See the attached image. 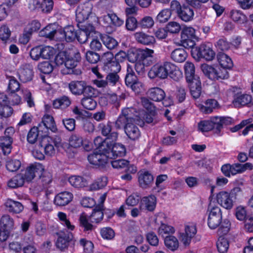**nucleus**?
<instances>
[{
    "label": "nucleus",
    "mask_w": 253,
    "mask_h": 253,
    "mask_svg": "<svg viewBox=\"0 0 253 253\" xmlns=\"http://www.w3.org/2000/svg\"><path fill=\"white\" fill-rule=\"evenodd\" d=\"M221 178H217L216 185L211 186L210 202L209 210L210 213L208 218V225L211 229H215L221 222V193L220 190Z\"/></svg>",
    "instance_id": "nucleus-1"
},
{
    "label": "nucleus",
    "mask_w": 253,
    "mask_h": 253,
    "mask_svg": "<svg viewBox=\"0 0 253 253\" xmlns=\"http://www.w3.org/2000/svg\"><path fill=\"white\" fill-rule=\"evenodd\" d=\"M141 102L145 110L140 111L139 112L135 110L133 113L134 123L139 126L143 125L144 121L147 123H152L155 115V108L153 103L150 101L149 99L144 96L141 98Z\"/></svg>",
    "instance_id": "nucleus-2"
},
{
    "label": "nucleus",
    "mask_w": 253,
    "mask_h": 253,
    "mask_svg": "<svg viewBox=\"0 0 253 253\" xmlns=\"http://www.w3.org/2000/svg\"><path fill=\"white\" fill-rule=\"evenodd\" d=\"M191 54L197 61L202 60L211 61L216 56L215 52L213 50L212 44L210 42H203L198 45H194L191 48Z\"/></svg>",
    "instance_id": "nucleus-3"
},
{
    "label": "nucleus",
    "mask_w": 253,
    "mask_h": 253,
    "mask_svg": "<svg viewBox=\"0 0 253 253\" xmlns=\"http://www.w3.org/2000/svg\"><path fill=\"white\" fill-rule=\"evenodd\" d=\"M81 56L78 50L70 52L67 55L65 67L61 69V73L63 75L74 74L80 75L82 74L81 69L78 68V65L81 61Z\"/></svg>",
    "instance_id": "nucleus-4"
},
{
    "label": "nucleus",
    "mask_w": 253,
    "mask_h": 253,
    "mask_svg": "<svg viewBox=\"0 0 253 253\" xmlns=\"http://www.w3.org/2000/svg\"><path fill=\"white\" fill-rule=\"evenodd\" d=\"M0 96V116L8 118L13 113V108L10 105H18L20 102L19 96Z\"/></svg>",
    "instance_id": "nucleus-5"
},
{
    "label": "nucleus",
    "mask_w": 253,
    "mask_h": 253,
    "mask_svg": "<svg viewBox=\"0 0 253 253\" xmlns=\"http://www.w3.org/2000/svg\"><path fill=\"white\" fill-rule=\"evenodd\" d=\"M69 89L74 95H95L97 89L87 85L85 81H72L69 84Z\"/></svg>",
    "instance_id": "nucleus-6"
},
{
    "label": "nucleus",
    "mask_w": 253,
    "mask_h": 253,
    "mask_svg": "<svg viewBox=\"0 0 253 253\" xmlns=\"http://www.w3.org/2000/svg\"><path fill=\"white\" fill-rule=\"evenodd\" d=\"M197 37L195 30L192 27H184L181 32V44L185 48H191L196 45L195 41Z\"/></svg>",
    "instance_id": "nucleus-7"
},
{
    "label": "nucleus",
    "mask_w": 253,
    "mask_h": 253,
    "mask_svg": "<svg viewBox=\"0 0 253 253\" xmlns=\"http://www.w3.org/2000/svg\"><path fill=\"white\" fill-rule=\"evenodd\" d=\"M169 62H165L163 63H157L154 65L148 73L149 78L151 79L156 78L160 79L167 78L169 76Z\"/></svg>",
    "instance_id": "nucleus-8"
},
{
    "label": "nucleus",
    "mask_w": 253,
    "mask_h": 253,
    "mask_svg": "<svg viewBox=\"0 0 253 253\" xmlns=\"http://www.w3.org/2000/svg\"><path fill=\"white\" fill-rule=\"evenodd\" d=\"M44 170L43 166L39 163H36L27 167L26 169L20 173L22 174L25 181H31L36 174H40Z\"/></svg>",
    "instance_id": "nucleus-9"
},
{
    "label": "nucleus",
    "mask_w": 253,
    "mask_h": 253,
    "mask_svg": "<svg viewBox=\"0 0 253 253\" xmlns=\"http://www.w3.org/2000/svg\"><path fill=\"white\" fill-rule=\"evenodd\" d=\"M108 159H109L106 152L98 150H94L87 157L89 163L96 168L104 167L107 164Z\"/></svg>",
    "instance_id": "nucleus-10"
},
{
    "label": "nucleus",
    "mask_w": 253,
    "mask_h": 253,
    "mask_svg": "<svg viewBox=\"0 0 253 253\" xmlns=\"http://www.w3.org/2000/svg\"><path fill=\"white\" fill-rule=\"evenodd\" d=\"M79 28L77 33L76 39L81 44L85 43L90 36L91 33L94 31V27L92 24L85 23V24H77Z\"/></svg>",
    "instance_id": "nucleus-11"
},
{
    "label": "nucleus",
    "mask_w": 253,
    "mask_h": 253,
    "mask_svg": "<svg viewBox=\"0 0 253 253\" xmlns=\"http://www.w3.org/2000/svg\"><path fill=\"white\" fill-rule=\"evenodd\" d=\"M134 108H126L122 111V114L119 116L115 122V126L117 129H120L126 126V124L129 122H134Z\"/></svg>",
    "instance_id": "nucleus-12"
},
{
    "label": "nucleus",
    "mask_w": 253,
    "mask_h": 253,
    "mask_svg": "<svg viewBox=\"0 0 253 253\" xmlns=\"http://www.w3.org/2000/svg\"><path fill=\"white\" fill-rule=\"evenodd\" d=\"M92 7L88 3H83L79 5L76 12V20L77 24H85V21L88 19L91 13Z\"/></svg>",
    "instance_id": "nucleus-13"
},
{
    "label": "nucleus",
    "mask_w": 253,
    "mask_h": 253,
    "mask_svg": "<svg viewBox=\"0 0 253 253\" xmlns=\"http://www.w3.org/2000/svg\"><path fill=\"white\" fill-rule=\"evenodd\" d=\"M130 70V72H129L128 69L127 70L125 80V84L127 87H130L135 95H141L140 93L141 90V84L138 81L135 73L131 69Z\"/></svg>",
    "instance_id": "nucleus-14"
},
{
    "label": "nucleus",
    "mask_w": 253,
    "mask_h": 253,
    "mask_svg": "<svg viewBox=\"0 0 253 253\" xmlns=\"http://www.w3.org/2000/svg\"><path fill=\"white\" fill-rule=\"evenodd\" d=\"M196 224L193 223H189L185 226L184 232L180 234V240L181 243L185 246H188L192 238L197 233Z\"/></svg>",
    "instance_id": "nucleus-15"
},
{
    "label": "nucleus",
    "mask_w": 253,
    "mask_h": 253,
    "mask_svg": "<svg viewBox=\"0 0 253 253\" xmlns=\"http://www.w3.org/2000/svg\"><path fill=\"white\" fill-rule=\"evenodd\" d=\"M19 79L23 83L31 81L34 76L33 66L31 64H22L18 72Z\"/></svg>",
    "instance_id": "nucleus-16"
},
{
    "label": "nucleus",
    "mask_w": 253,
    "mask_h": 253,
    "mask_svg": "<svg viewBox=\"0 0 253 253\" xmlns=\"http://www.w3.org/2000/svg\"><path fill=\"white\" fill-rule=\"evenodd\" d=\"M39 127L40 130H43V135H47L48 130L54 132L57 130L53 118L48 114L43 117L42 122L39 124Z\"/></svg>",
    "instance_id": "nucleus-17"
},
{
    "label": "nucleus",
    "mask_w": 253,
    "mask_h": 253,
    "mask_svg": "<svg viewBox=\"0 0 253 253\" xmlns=\"http://www.w3.org/2000/svg\"><path fill=\"white\" fill-rule=\"evenodd\" d=\"M106 153H107L108 159H116L118 157L125 156L126 149L124 145L120 143H115L112 147L108 146Z\"/></svg>",
    "instance_id": "nucleus-18"
},
{
    "label": "nucleus",
    "mask_w": 253,
    "mask_h": 253,
    "mask_svg": "<svg viewBox=\"0 0 253 253\" xmlns=\"http://www.w3.org/2000/svg\"><path fill=\"white\" fill-rule=\"evenodd\" d=\"M40 145L44 150L45 154L49 156H52L55 154L54 145L57 146V143L48 135H43Z\"/></svg>",
    "instance_id": "nucleus-19"
},
{
    "label": "nucleus",
    "mask_w": 253,
    "mask_h": 253,
    "mask_svg": "<svg viewBox=\"0 0 253 253\" xmlns=\"http://www.w3.org/2000/svg\"><path fill=\"white\" fill-rule=\"evenodd\" d=\"M153 176L147 171H140L138 173L139 186L143 189L149 188L153 183Z\"/></svg>",
    "instance_id": "nucleus-20"
},
{
    "label": "nucleus",
    "mask_w": 253,
    "mask_h": 253,
    "mask_svg": "<svg viewBox=\"0 0 253 253\" xmlns=\"http://www.w3.org/2000/svg\"><path fill=\"white\" fill-rule=\"evenodd\" d=\"M157 198L153 195L143 197L140 203L139 208L141 210H147L153 211L156 208Z\"/></svg>",
    "instance_id": "nucleus-21"
},
{
    "label": "nucleus",
    "mask_w": 253,
    "mask_h": 253,
    "mask_svg": "<svg viewBox=\"0 0 253 253\" xmlns=\"http://www.w3.org/2000/svg\"><path fill=\"white\" fill-rule=\"evenodd\" d=\"M73 195L69 191H63L55 195L54 203L58 206H65L70 203L73 200Z\"/></svg>",
    "instance_id": "nucleus-22"
},
{
    "label": "nucleus",
    "mask_w": 253,
    "mask_h": 253,
    "mask_svg": "<svg viewBox=\"0 0 253 253\" xmlns=\"http://www.w3.org/2000/svg\"><path fill=\"white\" fill-rule=\"evenodd\" d=\"M154 52L153 49L148 48H146L145 49H139L138 53V62H142L143 65H150L153 63V54ZM142 68H144V65L142 66Z\"/></svg>",
    "instance_id": "nucleus-23"
},
{
    "label": "nucleus",
    "mask_w": 253,
    "mask_h": 253,
    "mask_svg": "<svg viewBox=\"0 0 253 253\" xmlns=\"http://www.w3.org/2000/svg\"><path fill=\"white\" fill-rule=\"evenodd\" d=\"M216 67L212 66L209 65L207 64H203L201 65V68L203 73L210 79L212 81L219 80L221 78L219 73Z\"/></svg>",
    "instance_id": "nucleus-24"
},
{
    "label": "nucleus",
    "mask_w": 253,
    "mask_h": 253,
    "mask_svg": "<svg viewBox=\"0 0 253 253\" xmlns=\"http://www.w3.org/2000/svg\"><path fill=\"white\" fill-rule=\"evenodd\" d=\"M177 17L182 21L187 22L193 19L194 12L193 8L189 5L183 4Z\"/></svg>",
    "instance_id": "nucleus-25"
},
{
    "label": "nucleus",
    "mask_w": 253,
    "mask_h": 253,
    "mask_svg": "<svg viewBox=\"0 0 253 253\" xmlns=\"http://www.w3.org/2000/svg\"><path fill=\"white\" fill-rule=\"evenodd\" d=\"M4 205L8 211L13 214L20 213L24 210V206L20 202L11 199H7Z\"/></svg>",
    "instance_id": "nucleus-26"
},
{
    "label": "nucleus",
    "mask_w": 253,
    "mask_h": 253,
    "mask_svg": "<svg viewBox=\"0 0 253 253\" xmlns=\"http://www.w3.org/2000/svg\"><path fill=\"white\" fill-rule=\"evenodd\" d=\"M103 21L106 24V26L110 24L115 27H120L123 25L124 21L119 17L115 13H108L103 17Z\"/></svg>",
    "instance_id": "nucleus-27"
},
{
    "label": "nucleus",
    "mask_w": 253,
    "mask_h": 253,
    "mask_svg": "<svg viewBox=\"0 0 253 253\" xmlns=\"http://www.w3.org/2000/svg\"><path fill=\"white\" fill-rule=\"evenodd\" d=\"M58 236L56 246L60 251H65L68 248L71 240L69 234L60 232L58 233Z\"/></svg>",
    "instance_id": "nucleus-28"
},
{
    "label": "nucleus",
    "mask_w": 253,
    "mask_h": 253,
    "mask_svg": "<svg viewBox=\"0 0 253 253\" xmlns=\"http://www.w3.org/2000/svg\"><path fill=\"white\" fill-rule=\"evenodd\" d=\"M132 123L129 122L126 124L125 127V131L129 139L135 140L140 136V131L139 128Z\"/></svg>",
    "instance_id": "nucleus-29"
},
{
    "label": "nucleus",
    "mask_w": 253,
    "mask_h": 253,
    "mask_svg": "<svg viewBox=\"0 0 253 253\" xmlns=\"http://www.w3.org/2000/svg\"><path fill=\"white\" fill-rule=\"evenodd\" d=\"M134 36L136 41L144 45H151L155 42V38L143 32H136Z\"/></svg>",
    "instance_id": "nucleus-30"
},
{
    "label": "nucleus",
    "mask_w": 253,
    "mask_h": 253,
    "mask_svg": "<svg viewBox=\"0 0 253 253\" xmlns=\"http://www.w3.org/2000/svg\"><path fill=\"white\" fill-rule=\"evenodd\" d=\"M191 95H202L203 92L201 82L199 77L192 81H186Z\"/></svg>",
    "instance_id": "nucleus-31"
},
{
    "label": "nucleus",
    "mask_w": 253,
    "mask_h": 253,
    "mask_svg": "<svg viewBox=\"0 0 253 253\" xmlns=\"http://www.w3.org/2000/svg\"><path fill=\"white\" fill-rule=\"evenodd\" d=\"M205 104H198L197 105L201 112L204 114L211 113L217 105V102L215 99H208Z\"/></svg>",
    "instance_id": "nucleus-32"
},
{
    "label": "nucleus",
    "mask_w": 253,
    "mask_h": 253,
    "mask_svg": "<svg viewBox=\"0 0 253 253\" xmlns=\"http://www.w3.org/2000/svg\"><path fill=\"white\" fill-rule=\"evenodd\" d=\"M41 23L36 20H33L24 29V36L27 38L26 43L28 42L29 38L34 32H38L41 28Z\"/></svg>",
    "instance_id": "nucleus-33"
},
{
    "label": "nucleus",
    "mask_w": 253,
    "mask_h": 253,
    "mask_svg": "<svg viewBox=\"0 0 253 253\" xmlns=\"http://www.w3.org/2000/svg\"><path fill=\"white\" fill-rule=\"evenodd\" d=\"M188 54L182 48H177L171 53L170 57L172 60L177 63H182L185 61Z\"/></svg>",
    "instance_id": "nucleus-34"
},
{
    "label": "nucleus",
    "mask_w": 253,
    "mask_h": 253,
    "mask_svg": "<svg viewBox=\"0 0 253 253\" xmlns=\"http://www.w3.org/2000/svg\"><path fill=\"white\" fill-rule=\"evenodd\" d=\"M57 33V26L55 24H50L40 31V35L50 40L54 39Z\"/></svg>",
    "instance_id": "nucleus-35"
},
{
    "label": "nucleus",
    "mask_w": 253,
    "mask_h": 253,
    "mask_svg": "<svg viewBox=\"0 0 253 253\" xmlns=\"http://www.w3.org/2000/svg\"><path fill=\"white\" fill-rule=\"evenodd\" d=\"M233 66V63L231 58L227 55L222 53V79L229 77L227 70H230Z\"/></svg>",
    "instance_id": "nucleus-36"
},
{
    "label": "nucleus",
    "mask_w": 253,
    "mask_h": 253,
    "mask_svg": "<svg viewBox=\"0 0 253 253\" xmlns=\"http://www.w3.org/2000/svg\"><path fill=\"white\" fill-rule=\"evenodd\" d=\"M184 73L186 81H192L198 76L195 75V67L194 64L191 62H186L184 65Z\"/></svg>",
    "instance_id": "nucleus-37"
},
{
    "label": "nucleus",
    "mask_w": 253,
    "mask_h": 253,
    "mask_svg": "<svg viewBox=\"0 0 253 253\" xmlns=\"http://www.w3.org/2000/svg\"><path fill=\"white\" fill-rule=\"evenodd\" d=\"M12 139L10 136L0 137V148L4 155L10 153Z\"/></svg>",
    "instance_id": "nucleus-38"
},
{
    "label": "nucleus",
    "mask_w": 253,
    "mask_h": 253,
    "mask_svg": "<svg viewBox=\"0 0 253 253\" xmlns=\"http://www.w3.org/2000/svg\"><path fill=\"white\" fill-rule=\"evenodd\" d=\"M100 38L104 45L109 49H113L118 45V42L112 37L105 34H101Z\"/></svg>",
    "instance_id": "nucleus-39"
},
{
    "label": "nucleus",
    "mask_w": 253,
    "mask_h": 253,
    "mask_svg": "<svg viewBox=\"0 0 253 253\" xmlns=\"http://www.w3.org/2000/svg\"><path fill=\"white\" fill-rule=\"evenodd\" d=\"M57 216L60 223L68 231H73L75 229V226L69 220L67 214L62 211L57 213Z\"/></svg>",
    "instance_id": "nucleus-40"
},
{
    "label": "nucleus",
    "mask_w": 253,
    "mask_h": 253,
    "mask_svg": "<svg viewBox=\"0 0 253 253\" xmlns=\"http://www.w3.org/2000/svg\"><path fill=\"white\" fill-rule=\"evenodd\" d=\"M230 17L235 22L239 24H244L247 21V16L240 10H232L230 12Z\"/></svg>",
    "instance_id": "nucleus-41"
},
{
    "label": "nucleus",
    "mask_w": 253,
    "mask_h": 253,
    "mask_svg": "<svg viewBox=\"0 0 253 253\" xmlns=\"http://www.w3.org/2000/svg\"><path fill=\"white\" fill-rule=\"evenodd\" d=\"M0 226L1 228L11 231L14 228V219L8 214L3 215L0 219Z\"/></svg>",
    "instance_id": "nucleus-42"
},
{
    "label": "nucleus",
    "mask_w": 253,
    "mask_h": 253,
    "mask_svg": "<svg viewBox=\"0 0 253 253\" xmlns=\"http://www.w3.org/2000/svg\"><path fill=\"white\" fill-rule=\"evenodd\" d=\"M168 74L174 81H178L183 77L182 73L174 64L169 62Z\"/></svg>",
    "instance_id": "nucleus-43"
},
{
    "label": "nucleus",
    "mask_w": 253,
    "mask_h": 253,
    "mask_svg": "<svg viewBox=\"0 0 253 253\" xmlns=\"http://www.w3.org/2000/svg\"><path fill=\"white\" fill-rule=\"evenodd\" d=\"M68 180L72 186L77 188L85 187L87 184L86 180L80 176H71L69 178Z\"/></svg>",
    "instance_id": "nucleus-44"
},
{
    "label": "nucleus",
    "mask_w": 253,
    "mask_h": 253,
    "mask_svg": "<svg viewBox=\"0 0 253 253\" xmlns=\"http://www.w3.org/2000/svg\"><path fill=\"white\" fill-rule=\"evenodd\" d=\"M78 30H76L73 25H68L65 27L63 29L64 37L67 42L74 41L77 38V33Z\"/></svg>",
    "instance_id": "nucleus-45"
},
{
    "label": "nucleus",
    "mask_w": 253,
    "mask_h": 253,
    "mask_svg": "<svg viewBox=\"0 0 253 253\" xmlns=\"http://www.w3.org/2000/svg\"><path fill=\"white\" fill-rule=\"evenodd\" d=\"M233 104L235 107H240L249 104L253 105V99L252 96H238L233 101Z\"/></svg>",
    "instance_id": "nucleus-46"
},
{
    "label": "nucleus",
    "mask_w": 253,
    "mask_h": 253,
    "mask_svg": "<svg viewBox=\"0 0 253 253\" xmlns=\"http://www.w3.org/2000/svg\"><path fill=\"white\" fill-rule=\"evenodd\" d=\"M164 242L167 248L171 251H175L178 248V240L174 236H166Z\"/></svg>",
    "instance_id": "nucleus-47"
},
{
    "label": "nucleus",
    "mask_w": 253,
    "mask_h": 253,
    "mask_svg": "<svg viewBox=\"0 0 253 253\" xmlns=\"http://www.w3.org/2000/svg\"><path fill=\"white\" fill-rule=\"evenodd\" d=\"M103 210L102 206L96 207L89 217L90 222L96 223L100 222L104 216Z\"/></svg>",
    "instance_id": "nucleus-48"
},
{
    "label": "nucleus",
    "mask_w": 253,
    "mask_h": 253,
    "mask_svg": "<svg viewBox=\"0 0 253 253\" xmlns=\"http://www.w3.org/2000/svg\"><path fill=\"white\" fill-rule=\"evenodd\" d=\"M25 180L23 179L22 174H18L13 177L8 182V186L12 188H16L23 185Z\"/></svg>",
    "instance_id": "nucleus-49"
},
{
    "label": "nucleus",
    "mask_w": 253,
    "mask_h": 253,
    "mask_svg": "<svg viewBox=\"0 0 253 253\" xmlns=\"http://www.w3.org/2000/svg\"><path fill=\"white\" fill-rule=\"evenodd\" d=\"M21 165L20 160L16 159L8 158L6 161V169L11 172L16 171L19 169Z\"/></svg>",
    "instance_id": "nucleus-50"
},
{
    "label": "nucleus",
    "mask_w": 253,
    "mask_h": 253,
    "mask_svg": "<svg viewBox=\"0 0 253 253\" xmlns=\"http://www.w3.org/2000/svg\"><path fill=\"white\" fill-rule=\"evenodd\" d=\"M126 4L129 7H126L125 9V13L126 17H133L131 15L136 14L138 10L136 2L133 0H125Z\"/></svg>",
    "instance_id": "nucleus-51"
},
{
    "label": "nucleus",
    "mask_w": 253,
    "mask_h": 253,
    "mask_svg": "<svg viewBox=\"0 0 253 253\" xmlns=\"http://www.w3.org/2000/svg\"><path fill=\"white\" fill-rule=\"evenodd\" d=\"M71 104V101L67 96H63L53 102V106L55 108L65 109Z\"/></svg>",
    "instance_id": "nucleus-52"
},
{
    "label": "nucleus",
    "mask_w": 253,
    "mask_h": 253,
    "mask_svg": "<svg viewBox=\"0 0 253 253\" xmlns=\"http://www.w3.org/2000/svg\"><path fill=\"white\" fill-rule=\"evenodd\" d=\"M107 183V178L102 176L96 179L89 186L91 191L97 190L105 187Z\"/></svg>",
    "instance_id": "nucleus-53"
},
{
    "label": "nucleus",
    "mask_w": 253,
    "mask_h": 253,
    "mask_svg": "<svg viewBox=\"0 0 253 253\" xmlns=\"http://www.w3.org/2000/svg\"><path fill=\"white\" fill-rule=\"evenodd\" d=\"M126 28L129 31H134L139 27V22L134 17H127L126 20Z\"/></svg>",
    "instance_id": "nucleus-54"
},
{
    "label": "nucleus",
    "mask_w": 253,
    "mask_h": 253,
    "mask_svg": "<svg viewBox=\"0 0 253 253\" xmlns=\"http://www.w3.org/2000/svg\"><path fill=\"white\" fill-rule=\"evenodd\" d=\"M94 144L96 147L95 150H98L102 152H106L108 147V142L106 140H103L102 138L98 136L94 140Z\"/></svg>",
    "instance_id": "nucleus-55"
},
{
    "label": "nucleus",
    "mask_w": 253,
    "mask_h": 253,
    "mask_svg": "<svg viewBox=\"0 0 253 253\" xmlns=\"http://www.w3.org/2000/svg\"><path fill=\"white\" fill-rule=\"evenodd\" d=\"M40 132H42V135L43 134V130H40L39 126L32 128L28 133L27 141L31 144L35 143L37 140Z\"/></svg>",
    "instance_id": "nucleus-56"
},
{
    "label": "nucleus",
    "mask_w": 253,
    "mask_h": 253,
    "mask_svg": "<svg viewBox=\"0 0 253 253\" xmlns=\"http://www.w3.org/2000/svg\"><path fill=\"white\" fill-rule=\"evenodd\" d=\"M171 15L168 8L163 9L157 15L156 21L160 23H166L169 19Z\"/></svg>",
    "instance_id": "nucleus-57"
},
{
    "label": "nucleus",
    "mask_w": 253,
    "mask_h": 253,
    "mask_svg": "<svg viewBox=\"0 0 253 253\" xmlns=\"http://www.w3.org/2000/svg\"><path fill=\"white\" fill-rule=\"evenodd\" d=\"M80 225L84 228V231L91 230L93 225L90 223L89 217H88L84 213H83L80 216Z\"/></svg>",
    "instance_id": "nucleus-58"
},
{
    "label": "nucleus",
    "mask_w": 253,
    "mask_h": 253,
    "mask_svg": "<svg viewBox=\"0 0 253 253\" xmlns=\"http://www.w3.org/2000/svg\"><path fill=\"white\" fill-rule=\"evenodd\" d=\"M41 45V58L43 59H51L54 55V49L50 46Z\"/></svg>",
    "instance_id": "nucleus-59"
},
{
    "label": "nucleus",
    "mask_w": 253,
    "mask_h": 253,
    "mask_svg": "<svg viewBox=\"0 0 253 253\" xmlns=\"http://www.w3.org/2000/svg\"><path fill=\"white\" fill-rule=\"evenodd\" d=\"M82 104L84 108L92 110L95 108L97 103L92 96H87L82 100Z\"/></svg>",
    "instance_id": "nucleus-60"
},
{
    "label": "nucleus",
    "mask_w": 253,
    "mask_h": 253,
    "mask_svg": "<svg viewBox=\"0 0 253 253\" xmlns=\"http://www.w3.org/2000/svg\"><path fill=\"white\" fill-rule=\"evenodd\" d=\"M39 70L44 74H49L53 70V66L49 61H43L38 64Z\"/></svg>",
    "instance_id": "nucleus-61"
},
{
    "label": "nucleus",
    "mask_w": 253,
    "mask_h": 253,
    "mask_svg": "<svg viewBox=\"0 0 253 253\" xmlns=\"http://www.w3.org/2000/svg\"><path fill=\"white\" fill-rule=\"evenodd\" d=\"M100 55L97 52L92 50H88L85 53L86 61L91 64H96L99 60L101 61Z\"/></svg>",
    "instance_id": "nucleus-62"
},
{
    "label": "nucleus",
    "mask_w": 253,
    "mask_h": 253,
    "mask_svg": "<svg viewBox=\"0 0 253 253\" xmlns=\"http://www.w3.org/2000/svg\"><path fill=\"white\" fill-rule=\"evenodd\" d=\"M11 36V31L6 25H2L0 27V39L4 43H6L9 40Z\"/></svg>",
    "instance_id": "nucleus-63"
},
{
    "label": "nucleus",
    "mask_w": 253,
    "mask_h": 253,
    "mask_svg": "<svg viewBox=\"0 0 253 253\" xmlns=\"http://www.w3.org/2000/svg\"><path fill=\"white\" fill-rule=\"evenodd\" d=\"M174 232L175 229L173 227L165 223H162L158 229L159 234L162 236L167 234H172Z\"/></svg>",
    "instance_id": "nucleus-64"
}]
</instances>
